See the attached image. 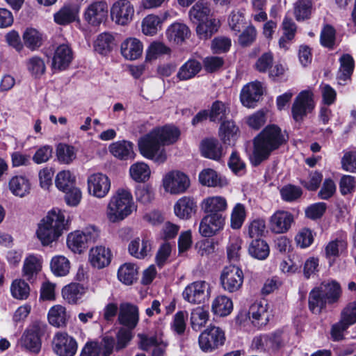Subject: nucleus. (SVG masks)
Instances as JSON below:
<instances>
[{
	"label": "nucleus",
	"mask_w": 356,
	"mask_h": 356,
	"mask_svg": "<svg viewBox=\"0 0 356 356\" xmlns=\"http://www.w3.org/2000/svg\"><path fill=\"white\" fill-rule=\"evenodd\" d=\"M180 136L178 128L166 125L152 129L138 140L140 153L145 158L157 163H163L167 160V154L162 146L175 143Z\"/></svg>",
	"instance_id": "f257e3e1"
},
{
	"label": "nucleus",
	"mask_w": 356,
	"mask_h": 356,
	"mask_svg": "<svg viewBox=\"0 0 356 356\" xmlns=\"http://www.w3.org/2000/svg\"><path fill=\"white\" fill-rule=\"evenodd\" d=\"M289 139L285 131L276 124L267 125L254 139L252 161L254 165L267 159L270 154Z\"/></svg>",
	"instance_id": "f03ea898"
},
{
	"label": "nucleus",
	"mask_w": 356,
	"mask_h": 356,
	"mask_svg": "<svg viewBox=\"0 0 356 356\" xmlns=\"http://www.w3.org/2000/svg\"><path fill=\"white\" fill-rule=\"evenodd\" d=\"M65 226L64 213L60 210L52 209L38 223L37 237L42 245H49L59 238Z\"/></svg>",
	"instance_id": "7ed1b4c3"
},
{
	"label": "nucleus",
	"mask_w": 356,
	"mask_h": 356,
	"mask_svg": "<svg viewBox=\"0 0 356 356\" xmlns=\"http://www.w3.org/2000/svg\"><path fill=\"white\" fill-rule=\"evenodd\" d=\"M136 209L131 191L118 188L111 197L106 207V218L111 222L123 220Z\"/></svg>",
	"instance_id": "20e7f679"
},
{
	"label": "nucleus",
	"mask_w": 356,
	"mask_h": 356,
	"mask_svg": "<svg viewBox=\"0 0 356 356\" xmlns=\"http://www.w3.org/2000/svg\"><path fill=\"white\" fill-rule=\"evenodd\" d=\"M99 236V232L95 226L86 227L83 230H77L67 236L68 248L75 253H81L89 243H94Z\"/></svg>",
	"instance_id": "39448f33"
},
{
	"label": "nucleus",
	"mask_w": 356,
	"mask_h": 356,
	"mask_svg": "<svg viewBox=\"0 0 356 356\" xmlns=\"http://www.w3.org/2000/svg\"><path fill=\"white\" fill-rule=\"evenodd\" d=\"M316 106L314 95L311 90H302L295 97L291 106V115L297 122H301Z\"/></svg>",
	"instance_id": "423d86ee"
},
{
	"label": "nucleus",
	"mask_w": 356,
	"mask_h": 356,
	"mask_svg": "<svg viewBox=\"0 0 356 356\" xmlns=\"http://www.w3.org/2000/svg\"><path fill=\"white\" fill-rule=\"evenodd\" d=\"M44 332V325L39 322L31 324L23 332L19 346L24 350L38 354L42 346L41 337Z\"/></svg>",
	"instance_id": "0eeeda50"
},
{
	"label": "nucleus",
	"mask_w": 356,
	"mask_h": 356,
	"mask_svg": "<svg viewBox=\"0 0 356 356\" xmlns=\"http://www.w3.org/2000/svg\"><path fill=\"white\" fill-rule=\"evenodd\" d=\"M225 341L224 331L219 327L209 326L198 337L200 348L204 353H211L222 346Z\"/></svg>",
	"instance_id": "6e6552de"
},
{
	"label": "nucleus",
	"mask_w": 356,
	"mask_h": 356,
	"mask_svg": "<svg viewBox=\"0 0 356 356\" xmlns=\"http://www.w3.org/2000/svg\"><path fill=\"white\" fill-rule=\"evenodd\" d=\"M244 274L241 268L235 265L225 266L220 275V284L228 293L238 291L243 286Z\"/></svg>",
	"instance_id": "1a4fd4ad"
},
{
	"label": "nucleus",
	"mask_w": 356,
	"mask_h": 356,
	"mask_svg": "<svg viewBox=\"0 0 356 356\" xmlns=\"http://www.w3.org/2000/svg\"><path fill=\"white\" fill-rule=\"evenodd\" d=\"M108 15V6L105 0L90 3L83 12V20L90 26L97 27L104 23Z\"/></svg>",
	"instance_id": "9d476101"
},
{
	"label": "nucleus",
	"mask_w": 356,
	"mask_h": 356,
	"mask_svg": "<svg viewBox=\"0 0 356 356\" xmlns=\"http://www.w3.org/2000/svg\"><path fill=\"white\" fill-rule=\"evenodd\" d=\"M111 186V179L105 174L96 172L90 175L87 178L88 193L96 198L105 197L108 194Z\"/></svg>",
	"instance_id": "9b49d317"
},
{
	"label": "nucleus",
	"mask_w": 356,
	"mask_h": 356,
	"mask_svg": "<svg viewBox=\"0 0 356 356\" xmlns=\"http://www.w3.org/2000/svg\"><path fill=\"white\" fill-rule=\"evenodd\" d=\"M209 296V284L205 281H196L191 283L182 293L183 298L193 305L204 302Z\"/></svg>",
	"instance_id": "f8f14e48"
},
{
	"label": "nucleus",
	"mask_w": 356,
	"mask_h": 356,
	"mask_svg": "<svg viewBox=\"0 0 356 356\" xmlns=\"http://www.w3.org/2000/svg\"><path fill=\"white\" fill-rule=\"evenodd\" d=\"M190 181L188 177L180 171H170L163 178V186L165 191L171 194H179L188 188Z\"/></svg>",
	"instance_id": "ddd939ff"
},
{
	"label": "nucleus",
	"mask_w": 356,
	"mask_h": 356,
	"mask_svg": "<svg viewBox=\"0 0 356 356\" xmlns=\"http://www.w3.org/2000/svg\"><path fill=\"white\" fill-rule=\"evenodd\" d=\"M134 8L128 0H118L111 8L112 20L119 25H127L131 22L134 15Z\"/></svg>",
	"instance_id": "4468645a"
},
{
	"label": "nucleus",
	"mask_w": 356,
	"mask_h": 356,
	"mask_svg": "<svg viewBox=\"0 0 356 356\" xmlns=\"http://www.w3.org/2000/svg\"><path fill=\"white\" fill-rule=\"evenodd\" d=\"M53 345L54 350L58 356H74L77 350L76 340L65 332L54 336Z\"/></svg>",
	"instance_id": "2eb2a0df"
},
{
	"label": "nucleus",
	"mask_w": 356,
	"mask_h": 356,
	"mask_svg": "<svg viewBox=\"0 0 356 356\" xmlns=\"http://www.w3.org/2000/svg\"><path fill=\"white\" fill-rule=\"evenodd\" d=\"M224 225L222 214H207L200 221L199 232L204 237H211L222 230Z\"/></svg>",
	"instance_id": "dca6fc26"
},
{
	"label": "nucleus",
	"mask_w": 356,
	"mask_h": 356,
	"mask_svg": "<svg viewBox=\"0 0 356 356\" xmlns=\"http://www.w3.org/2000/svg\"><path fill=\"white\" fill-rule=\"evenodd\" d=\"M118 321L127 328L134 329L139 322L138 307L127 302L120 303Z\"/></svg>",
	"instance_id": "f3484780"
},
{
	"label": "nucleus",
	"mask_w": 356,
	"mask_h": 356,
	"mask_svg": "<svg viewBox=\"0 0 356 356\" xmlns=\"http://www.w3.org/2000/svg\"><path fill=\"white\" fill-rule=\"evenodd\" d=\"M263 95L261 83L259 81L251 82L241 90L240 99L242 104L248 108H254Z\"/></svg>",
	"instance_id": "a211bd4d"
},
{
	"label": "nucleus",
	"mask_w": 356,
	"mask_h": 356,
	"mask_svg": "<svg viewBox=\"0 0 356 356\" xmlns=\"http://www.w3.org/2000/svg\"><path fill=\"white\" fill-rule=\"evenodd\" d=\"M293 222V216L290 212L279 210L270 218V229L275 234L286 233L290 229Z\"/></svg>",
	"instance_id": "6ab92c4d"
},
{
	"label": "nucleus",
	"mask_w": 356,
	"mask_h": 356,
	"mask_svg": "<svg viewBox=\"0 0 356 356\" xmlns=\"http://www.w3.org/2000/svg\"><path fill=\"white\" fill-rule=\"evenodd\" d=\"M73 60V51L67 43L58 45L55 49L52 59V68L58 70L67 69Z\"/></svg>",
	"instance_id": "aec40b11"
},
{
	"label": "nucleus",
	"mask_w": 356,
	"mask_h": 356,
	"mask_svg": "<svg viewBox=\"0 0 356 356\" xmlns=\"http://www.w3.org/2000/svg\"><path fill=\"white\" fill-rule=\"evenodd\" d=\"M111 250L100 245L90 250L88 260L92 267L102 269L108 266L111 261Z\"/></svg>",
	"instance_id": "412c9836"
},
{
	"label": "nucleus",
	"mask_w": 356,
	"mask_h": 356,
	"mask_svg": "<svg viewBox=\"0 0 356 356\" xmlns=\"http://www.w3.org/2000/svg\"><path fill=\"white\" fill-rule=\"evenodd\" d=\"M42 267V258L40 255L29 254L24 261L22 275L28 281L33 282L41 271Z\"/></svg>",
	"instance_id": "4be33fe9"
},
{
	"label": "nucleus",
	"mask_w": 356,
	"mask_h": 356,
	"mask_svg": "<svg viewBox=\"0 0 356 356\" xmlns=\"http://www.w3.org/2000/svg\"><path fill=\"white\" fill-rule=\"evenodd\" d=\"M200 206L202 210L207 214H221L227 210L228 204L225 197L214 195L204 198Z\"/></svg>",
	"instance_id": "5701e85b"
},
{
	"label": "nucleus",
	"mask_w": 356,
	"mask_h": 356,
	"mask_svg": "<svg viewBox=\"0 0 356 356\" xmlns=\"http://www.w3.org/2000/svg\"><path fill=\"white\" fill-rule=\"evenodd\" d=\"M120 49L121 54L125 59L133 60L141 56L143 46L138 39L129 38L122 42Z\"/></svg>",
	"instance_id": "b1692460"
},
{
	"label": "nucleus",
	"mask_w": 356,
	"mask_h": 356,
	"mask_svg": "<svg viewBox=\"0 0 356 356\" xmlns=\"http://www.w3.org/2000/svg\"><path fill=\"white\" fill-rule=\"evenodd\" d=\"M79 7L76 4L64 5L54 15V19L59 25H67L79 18Z\"/></svg>",
	"instance_id": "393cba45"
},
{
	"label": "nucleus",
	"mask_w": 356,
	"mask_h": 356,
	"mask_svg": "<svg viewBox=\"0 0 356 356\" xmlns=\"http://www.w3.org/2000/svg\"><path fill=\"white\" fill-rule=\"evenodd\" d=\"M197 209V203L192 197L184 196L179 199L174 206L175 215L181 219H188Z\"/></svg>",
	"instance_id": "a878e982"
},
{
	"label": "nucleus",
	"mask_w": 356,
	"mask_h": 356,
	"mask_svg": "<svg viewBox=\"0 0 356 356\" xmlns=\"http://www.w3.org/2000/svg\"><path fill=\"white\" fill-rule=\"evenodd\" d=\"M238 131V127L233 120H225L220 123L218 136L224 144L231 145L236 140Z\"/></svg>",
	"instance_id": "bb28decb"
},
{
	"label": "nucleus",
	"mask_w": 356,
	"mask_h": 356,
	"mask_svg": "<svg viewBox=\"0 0 356 356\" xmlns=\"http://www.w3.org/2000/svg\"><path fill=\"white\" fill-rule=\"evenodd\" d=\"M109 152L115 158L120 160L134 159V145L128 140H120L109 145Z\"/></svg>",
	"instance_id": "cd10ccee"
},
{
	"label": "nucleus",
	"mask_w": 356,
	"mask_h": 356,
	"mask_svg": "<svg viewBox=\"0 0 356 356\" xmlns=\"http://www.w3.org/2000/svg\"><path fill=\"white\" fill-rule=\"evenodd\" d=\"M165 33L170 41L176 44H181L189 38L191 31L186 24L175 22L168 26Z\"/></svg>",
	"instance_id": "c85d7f7f"
},
{
	"label": "nucleus",
	"mask_w": 356,
	"mask_h": 356,
	"mask_svg": "<svg viewBox=\"0 0 356 356\" xmlns=\"http://www.w3.org/2000/svg\"><path fill=\"white\" fill-rule=\"evenodd\" d=\"M248 317L252 324L258 327L266 325L268 321L266 305L261 302L253 303L249 309Z\"/></svg>",
	"instance_id": "c756f323"
},
{
	"label": "nucleus",
	"mask_w": 356,
	"mask_h": 356,
	"mask_svg": "<svg viewBox=\"0 0 356 356\" xmlns=\"http://www.w3.org/2000/svg\"><path fill=\"white\" fill-rule=\"evenodd\" d=\"M8 188L13 195L24 197L30 193L31 184L26 177L15 175L10 179Z\"/></svg>",
	"instance_id": "7c9ffc66"
},
{
	"label": "nucleus",
	"mask_w": 356,
	"mask_h": 356,
	"mask_svg": "<svg viewBox=\"0 0 356 356\" xmlns=\"http://www.w3.org/2000/svg\"><path fill=\"white\" fill-rule=\"evenodd\" d=\"M151 250V242L146 238H143L141 241L139 238H136L130 242L128 247L129 254L139 259H145L149 255Z\"/></svg>",
	"instance_id": "2f4dec72"
},
{
	"label": "nucleus",
	"mask_w": 356,
	"mask_h": 356,
	"mask_svg": "<svg viewBox=\"0 0 356 356\" xmlns=\"http://www.w3.org/2000/svg\"><path fill=\"white\" fill-rule=\"evenodd\" d=\"M348 248L347 236L341 234L339 238L330 241L325 247V257L328 259H334L340 254L346 251Z\"/></svg>",
	"instance_id": "473e14b6"
},
{
	"label": "nucleus",
	"mask_w": 356,
	"mask_h": 356,
	"mask_svg": "<svg viewBox=\"0 0 356 356\" xmlns=\"http://www.w3.org/2000/svg\"><path fill=\"white\" fill-rule=\"evenodd\" d=\"M318 287L320 291H322L321 293L327 301V304H334L339 300L342 291L340 284L337 282H322Z\"/></svg>",
	"instance_id": "72a5a7b5"
},
{
	"label": "nucleus",
	"mask_w": 356,
	"mask_h": 356,
	"mask_svg": "<svg viewBox=\"0 0 356 356\" xmlns=\"http://www.w3.org/2000/svg\"><path fill=\"white\" fill-rule=\"evenodd\" d=\"M222 146L216 138H207L201 143V152L206 158L218 161L222 156Z\"/></svg>",
	"instance_id": "f704fd0d"
},
{
	"label": "nucleus",
	"mask_w": 356,
	"mask_h": 356,
	"mask_svg": "<svg viewBox=\"0 0 356 356\" xmlns=\"http://www.w3.org/2000/svg\"><path fill=\"white\" fill-rule=\"evenodd\" d=\"M190 19L192 22H201L210 19V4L205 0H199L190 9L188 12Z\"/></svg>",
	"instance_id": "c9c22d12"
},
{
	"label": "nucleus",
	"mask_w": 356,
	"mask_h": 356,
	"mask_svg": "<svg viewBox=\"0 0 356 356\" xmlns=\"http://www.w3.org/2000/svg\"><path fill=\"white\" fill-rule=\"evenodd\" d=\"M200 182L209 187H223L227 185V180L212 170L205 169L199 175Z\"/></svg>",
	"instance_id": "e433bc0d"
},
{
	"label": "nucleus",
	"mask_w": 356,
	"mask_h": 356,
	"mask_svg": "<svg viewBox=\"0 0 356 356\" xmlns=\"http://www.w3.org/2000/svg\"><path fill=\"white\" fill-rule=\"evenodd\" d=\"M220 21L216 18H210L198 22L196 27V33L201 40H208L220 27Z\"/></svg>",
	"instance_id": "4c0bfd02"
},
{
	"label": "nucleus",
	"mask_w": 356,
	"mask_h": 356,
	"mask_svg": "<svg viewBox=\"0 0 356 356\" xmlns=\"http://www.w3.org/2000/svg\"><path fill=\"white\" fill-rule=\"evenodd\" d=\"M283 35L279 40V45L281 48L288 49L289 42L294 38L297 26L291 18L285 17L282 23Z\"/></svg>",
	"instance_id": "58836bf2"
},
{
	"label": "nucleus",
	"mask_w": 356,
	"mask_h": 356,
	"mask_svg": "<svg viewBox=\"0 0 356 356\" xmlns=\"http://www.w3.org/2000/svg\"><path fill=\"white\" fill-rule=\"evenodd\" d=\"M201 63L195 59H189L179 69L177 78L179 81H187L195 77L201 70Z\"/></svg>",
	"instance_id": "ea45409f"
},
{
	"label": "nucleus",
	"mask_w": 356,
	"mask_h": 356,
	"mask_svg": "<svg viewBox=\"0 0 356 356\" xmlns=\"http://www.w3.org/2000/svg\"><path fill=\"white\" fill-rule=\"evenodd\" d=\"M69 315L65 307L56 305L50 308L48 312V320L51 325L60 327L65 326L69 319Z\"/></svg>",
	"instance_id": "a19ab883"
},
{
	"label": "nucleus",
	"mask_w": 356,
	"mask_h": 356,
	"mask_svg": "<svg viewBox=\"0 0 356 356\" xmlns=\"http://www.w3.org/2000/svg\"><path fill=\"white\" fill-rule=\"evenodd\" d=\"M85 293V288L79 283H71L62 289L63 298L70 304H76Z\"/></svg>",
	"instance_id": "79ce46f5"
},
{
	"label": "nucleus",
	"mask_w": 356,
	"mask_h": 356,
	"mask_svg": "<svg viewBox=\"0 0 356 356\" xmlns=\"http://www.w3.org/2000/svg\"><path fill=\"white\" fill-rule=\"evenodd\" d=\"M318 286L314 287L309 294L308 304L309 310L315 314H319L325 308L327 301Z\"/></svg>",
	"instance_id": "37998d69"
},
{
	"label": "nucleus",
	"mask_w": 356,
	"mask_h": 356,
	"mask_svg": "<svg viewBox=\"0 0 356 356\" xmlns=\"http://www.w3.org/2000/svg\"><path fill=\"white\" fill-rule=\"evenodd\" d=\"M242 244V239L236 235L229 238L226 249L227 259L230 262H237L240 260L243 254Z\"/></svg>",
	"instance_id": "c03bdc74"
},
{
	"label": "nucleus",
	"mask_w": 356,
	"mask_h": 356,
	"mask_svg": "<svg viewBox=\"0 0 356 356\" xmlns=\"http://www.w3.org/2000/svg\"><path fill=\"white\" fill-rule=\"evenodd\" d=\"M211 309L216 315L226 316L229 315L233 309L232 301L226 296H219L213 300L211 305Z\"/></svg>",
	"instance_id": "a18cd8bd"
},
{
	"label": "nucleus",
	"mask_w": 356,
	"mask_h": 356,
	"mask_svg": "<svg viewBox=\"0 0 356 356\" xmlns=\"http://www.w3.org/2000/svg\"><path fill=\"white\" fill-rule=\"evenodd\" d=\"M115 46V38L113 34L104 32L100 33L94 44L95 50L100 54H106Z\"/></svg>",
	"instance_id": "49530a36"
},
{
	"label": "nucleus",
	"mask_w": 356,
	"mask_h": 356,
	"mask_svg": "<svg viewBox=\"0 0 356 356\" xmlns=\"http://www.w3.org/2000/svg\"><path fill=\"white\" fill-rule=\"evenodd\" d=\"M163 19L158 15L150 14L143 18L141 22V29L146 35H154L161 28Z\"/></svg>",
	"instance_id": "de8ad7c7"
},
{
	"label": "nucleus",
	"mask_w": 356,
	"mask_h": 356,
	"mask_svg": "<svg viewBox=\"0 0 356 356\" xmlns=\"http://www.w3.org/2000/svg\"><path fill=\"white\" fill-rule=\"evenodd\" d=\"M249 254L254 258L264 260L270 253V248L266 241L261 238L252 240L248 248Z\"/></svg>",
	"instance_id": "09e8293b"
},
{
	"label": "nucleus",
	"mask_w": 356,
	"mask_h": 356,
	"mask_svg": "<svg viewBox=\"0 0 356 356\" xmlns=\"http://www.w3.org/2000/svg\"><path fill=\"white\" fill-rule=\"evenodd\" d=\"M50 268L54 275L58 277L67 275L70 269V262L63 255L52 257L50 261Z\"/></svg>",
	"instance_id": "8fccbe9b"
},
{
	"label": "nucleus",
	"mask_w": 356,
	"mask_h": 356,
	"mask_svg": "<svg viewBox=\"0 0 356 356\" xmlns=\"http://www.w3.org/2000/svg\"><path fill=\"white\" fill-rule=\"evenodd\" d=\"M138 270L135 264L125 263L122 265L118 271V277L124 284L129 285L137 279Z\"/></svg>",
	"instance_id": "3c124183"
},
{
	"label": "nucleus",
	"mask_w": 356,
	"mask_h": 356,
	"mask_svg": "<svg viewBox=\"0 0 356 356\" xmlns=\"http://www.w3.org/2000/svg\"><path fill=\"white\" fill-rule=\"evenodd\" d=\"M209 318V314L208 311L202 307H197L192 309L190 321L193 330L195 331L200 330L202 327L205 326Z\"/></svg>",
	"instance_id": "603ef678"
},
{
	"label": "nucleus",
	"mask_w": 356,
	"mask_h": 356,
	"mask_svg": "<svg viewBox=\"0 0 356 356\" xmlns=\"http://www.w3.org/2000/svg\"><path fill=\"white\" fill-rule=\"evenodd\" d=\"M209 120L211 122H222L226 120L227 115L229 113L228 106L221 101L216 100L211 104L209 111Z\"/></svg>",
	"instance_id": "864d4df0"
},
{
	"label": "nucleus",
	"mask_w": 356,
	"mask_h": 356,
	"mask_svg": "<svg viewBox=\"0 0 356 356\" xmlns=\"http://www.w3.org/2000/svg\"><path fill=\"white\" fill-rule=\"evenodd\" d=\"M312 11L311 0H298L293 4V14L297 21H304L310 18Z\"/></svg>",
	"instance_id": "5fc2aeb1"
},
{
	"label": "nucleus",
	"mask_w": 356,
	"mask_h": 356,
	"mask_svg": "<svg viewBox=\"0 0 356 356\" xmlns=\"http://www.w3.org/2000/svg\"><path fill=\"white\" fill-rule=\"evenodd\" d=\"M76 181L75 177L69 170L59 172L55 179L56 188L62 191L66 192L74 186Z\"/></svg>",
	"instance_id": "6e6d98bb"
},
{
	"label": "nucleus",
	"mask_w": 356,
	"mask_h": 356,
	"mask_svg": "<svg viewBox=\"0 0 356 356\" xmlns=\"http://www.w3.org/2000/svg\"><path fill=\"white\" fill-rule=\"evenodd\" d=\"M129 173L131 178L137 182H143L150 176V169L144 162H137L131 165Z\"/></svg>",
	"instance_id": "4d7b16f0"
},
{
	"label": "nucleus",
	"mask_w": 356,
	"mask_h": 356,
	"mask_svg": "<svg viewBox=\"0 0 356 356\" xmlns=\"http://www.w3.org/2000/svg\"><path fill=\"white\" fill-rule=\"evenodd\" d=\"M266 222L263 218H255L250 220L245 227V233L251 238H259L264 236L266 232Z\"/></svg>",
	"instance_id": "13d9d810"
},
{
	"label": "nucleus",
	"mask_w": 356,
	"mask_h": 356,
	"mask_svg": "<svg viewBox=\"0 0 356 356\" xmlns=\"http://www.w3.org/2000/svg\"><path fill=\"white\" fill-rule=\"evenodd\" d=\"M12 296L17 300H26L30 294V286L24 280L16 279L10 285Z\"/></svg>",
	"instance_id": "bf43d9fd"
},
{
	"label": "nucleus",
	"mask_w": 356,
	"mask_h": 356,
	"mask_svg": "<svg viewBox=\"0 0 356 356\" xmlns=\"http://www.w3.org/2000/svg\"><path fill=\"white\" fill-rule=\"evenodd\" d=\"M340 68L338 72V79L346 81L348 79L354 70V60L350 54H343L340 58Z\"/></svg>",
	"instance_id": "052dcab7"
},
{
	"label": "nucleus",
	"mask_w": 356,
	"mask_h": 356,
	"mask_svg": "<svg viewBox=\"0 0 356 356\" xmlns=\"http://www.w3.org/2000/svg\"><path fill=\"white\" fill-rule=\"evenodd\" d=\"M56 156L60 163L70 164L76 159V152L73 146L60 143L56 148Z\"/></svg>",
	"instance_id": "680f3d73"
},
{
	"label": "nucleus",
	"mask_w": 356,
	"mask_h": 356,
	"mask_svg": "<svg viewBox=\"0 0 356 356\" xmlns=\"http://www.w3.org/2000/svg\"><path fill=\"white\" fill-rule=\"evenodd\" d=\"M246 218L245 206L241 203H237L233 207L230 216V227L233 229H240Z\"/></svg>",
	"instance_id": "e2e57ef3"
},
{
	"label": "nucleus",
	"mask_w": 356,
	"mask_h": 356,
	"mask_svg": "<svg viewBox=\"0 0 356 356\" xmlns=\"http://www.w3.org/2000/svg\"><path fill=\"white\" fill-rule=\"evenodd\" d=\"M24 44L31 50L40 47L42 43V35L35 29H27L23 34Z\"/></svg>",
	"instance_id": "0e129e2a"
},
{
	"label": "nucleus",
	"mask_w": 356,
	"mask_h": 356,
	"mask_svg": "<svg viewBox=\"0 0 356 356\" xmlns=\"http://www.w3.org/2000/svg\"><path fill=\"white\" fill-rule=\"evenodd\" d=\"M171 49L161 42H154L150 44L147 49L146 58L148 60H154L163 55H168Z\"/></svg>",
	"instance_id": "69168bd1"
},
{
	"label": "nucleus",
	"mask_w": 356,
	"mask_h": 356,
	"mask_svg": "<svg viewBox=\"0 0 356 356\" xmlns=\"http://www.w3.org/2000/svg\"><path fill=\"white\" fill-rule=\"evenodd\" d=\"M29 72L35 77H40L46 70L44 61L39 56H33L26 61Z\"/></svg>",
	"instance_id": "338daca9"
},
{
	"label": "nucleus",
	"mask_w": 356,
	"mask_h": 356,
	"mask_svg": "<svg viewBox=\"0 0 356 356\" xmlns=\"http://www.w3.org/2000/svg\"><path fill=\"white\" fill-rule=\"evenodd\" d=\"M188 314L186 311H179L173 316L171 328L177 334H183L186 327Z\"/></svg>",
	"instance_id": "774afa93"
}]
</instances>
